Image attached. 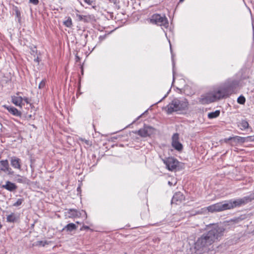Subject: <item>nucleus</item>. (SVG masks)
<instances>
[{
  "mask_svg": "<svg viewBox=\"0 0 254 254\" xmlns=\"http://www.w3.org/2000/svg\"><path fill=\"white\" fill-rule=\"evenodd\" d=\"M246 139L247 142L254 141V135L247 136L246 137Z\"/></svg>",
  "mask_w": 254,
  "mask_h": 254,
  "instance_id": "2f4dec72",
  "label": "nucleus"
},
{
  "mask_svg": "<svg viewBox=\"0 0 254 254\" xmlns=\"http://www.w3.org/2000/svg\"><path fill=\"white\" fill-rule=\"evenodd\" d=\"M185 0H179V3L183 2Z\"/></svg>",
  "mask_w": 254,
  "mask_h": 254,
  "instance_id": "c03bdc74",
  "label": "nucleus"
},
{
  "mask_svg": "<svg viewBox=\"0 0 254 254\" xmlns=\"http://www.w3.org/2000/svg\"><path fill=\"white\" fill-rule=\"evenodd\" d=\"M64 23L66 27H70L72 24L71 19L69 17L68 19L64 22Z\"/></svg>",
  "mask_w": 254,
  "mask_h": 254,
  "instance_id": "bb28decb",
  "label": "nucleus"
},
{
  "mask_svg": "<svg viewBox=\"0 0 254 254\" xmlns=\"http://www.w3.org/2000/svg\"><path fill=\"white\" fill-rule=\"evenodd\" d=\"M170 91V90L166 93V94L165 95V96L161 99L158 102H157V103H156L155 104H158V103H160L163 100H164L165 98L167 97V96H168V94H169V91Z\"/></svg>",
  "mask_w": 254,
  "mask_h": 254,
  "instance_id": "72a5a7b5",
  "label": "nucleus"
},
{
  "mask_svg": "<svg viewBox=\"0 0 254 254\" xmlns=\"http://www.w3.org/2000/svg\"><path fill=\"white\" fill-rule=\"evenodd\" d=\"M76 58L78 60H79V58L77 56H76Z\"/></svg>",
  "mask_w": 254,
  "mask_h": 254,
  "instance_id": "a18cd8bd",
  "label": "nucleus"
},
{
  "mask_svg": "<svg viewBox=\"0 0 254 254\" xmlns=\"http://www.w3.org/2000/svg\"><path fill=\"white\" fill-rule=\"evenodd\" d=\"M160 223H161V222H159V223H155V224H153V225H155V226H160Z\"/></svg>",
  "mask_w": 254,
  "mask_h": 254,
  "instance_id": "79ce46f5",
  "label": "nucleus"
},
{
  "mask_svg": "<svg viewBox=\"0 0 254 254\" xmlns=\"http://www.w3.org/2000/svg\"><path fill=\"white\" fill-rule=\"evenodd\" d=\"M219 92L217 88L212 92L203 94L199 97L198 101L201 104H207L222 99Z\"/></svg>",
  "mask_w": 254,
  "mask_h": 254,
  "instance_id": "20e7f679",
  "label": "nucleus"
},
{
  "mask_svg": "<svg viewBox=\"0 0 254 254\" xmlns=\"http://www.w3.org/2000/svg\"><path fill=\"white\" fill-rule=\"evenodd\" d=\"M240 87V80L235 78H229L222 83L217 88L222 99L236 93Z\"/></svg>",
  "mask_w": 254,
  "mask_h": 254,
  "instance_id": "7ed1b4c3",
  "label": "nucleus"
},
{
  "mask_svg": "<svg viewBox=\"0 0 254 254\" xmlns=\"http://www.w3.org/2000/svg\"><path fill=\"white\" fill-rule=\"evenodd\" d=\"M147 112V110H146L145 112H144V113H143V114H142L140 116H139L137 119H138L139 118H140L143 114H144L145 113H146Z\"/></svg>",
  "mask_w": 254,
  "mask_h": 254,
  "instance_id": "a19ab883",
  "label": "nucleus"
},
{
  "mask_svg": "<svg viewBox=\"0 0 254 254\" xmlns=\"http://www.w3.org/2000/svg\"><path fill=\"white\" fill-rule=\"evenodd\" d=\"M169 43H170V45H171L170 41H169ZM170 49H171V50H172L171 45H170Z\"/></svg>",
  "mask_w": 254,
  "mask_h": 254,
  "instance_id": "49530a36",
  "label": "nucleus"
},
{
  "mask_svg": "<svg viewBox=\"0 0 254 254\" xmlns=\"http://www.w3.org/2000/svg\"><path fill=\"white\" fill-rule=\"evenodd\" d=\"M237 102L241 105H244L246 102V98L243 95L240 96L237 99Z\"/></svg>",
  "mask_w": 254,
  "mask_h": 254,
  "instance_id": "393cba45",
  "label": "nucleus"
},
{
  "mask_svg": "<svg viewBox=\"0 0 254 254\" xmlns=\"http://www.w3.org/2000/svg\"><path fill=\"white\" fill-rule=\"evenodd\" d=\"M220 114L219 110H216L214 112H210L208 114V118L209 119H212L218 117Z\"/></svg>",
  "mask_w": 254,
  "mask_h": 254,
  "instance_id": "aec40b11",
  "label": "nucleus"
},
{
  "mask_svg": "<svg viewBox=\"0 0 254 254\" xmlns=\"http://www.w3.org/2000/svg\"><path fill=\"white\" fill-rule=\"evenodd\" d=\"M163 110L165 111L168 114H171L173 112H178L173 100L167 106L163 107Z\"/></svg>",
  "mask_w": 254,
  "mask_h": 254,
  "instance_id": "2eb2a0df",
  "label": "nucleus"
},
{
  "mask_svg": "<svg viewBox=\"0 0 254 254\" xmlns=\"http://www.w3.org/2000/svg\"><path fill=\"white\" fill-rule=\"evenodd\" d=\"M238 140L240 142H247V139H246V137L238 136Z\"/></svg>",
  "mask_w": 254,
  "mask_h": 254,
  "instance_id": "7c9ffc66",
  "label": "nucleus"
},
{
  "mask_svg": "<svg viewBox=\"0 0 254 254\" xmlns=\"http://www.w3.org/2000/svg\"><path fill=\"white\" fill-rule=\"evenodd\" d=\"M3 172L8 175H13L14 172L12 169L9 167L8 161L7 160H2L0 161V173Z\"/></svg>",
  "mask_w": 254,
  "mask_h": 254,
  "instance_id": "1a4fd4ad",
  "label": "nucleus"
},
{
  "mask_svg": "<svg viewBox=\"0 0 254 254\" xmlns=\"http://www.w3.org/2000/svg\"><path fill=\"white\" fill-rule=\"evenodd\" d=\"M240 128L241 130H245L249 127V124L246 120H242L240 123Z\"/></svg>",
  "mask_w": 254,
  "mask_h": 254,
  "instance_id": "4be33fe9",
  "label": "nucleus"
},
{
  "mask_svg": "<svg viewBox=\"0 0 254 254\" xmlns=\"http://www.w3.org/2000/svg\"><path fill=\"white\" fill-rule=\"evenodd\" d=\"M76 12H77L75 15L76 17L78 18V21H83L84 22L87 21V16L86 15H82L78 14L79 11L78 10H76Z\"/></svg>",
  "mask_w": 254,
  "mask_h": 254,
  "instance_id": "5701e85b",
  "label": "nucleus"
},
{
  "mask_svg": "<svg viewBox=\"0 0 254 254\" xmlns=\"http://www.w3.org/2000/svg\"><path fill=\"white\" fill-rule=\"evenodd\" d=\"M184 199L185 196L184 194L181 192H177L175 193L173 195L171 203L172 204L175 203L176 204H179Z\"/></svg>",
  "mask_w": 254,
  "mask_h": 254,
  "instance_id": "f8f14e48",
  "label": "nucleus"
},
{
  "mask_svg": "<svg viewBox=\"0 0 254 254\" xmlns=\"http://www.w3.org/2000/svg\"><path fill=\"white\" fill-rule=\"evenodd\" d=\"M1 188L9 191H13L17 189V187L14 183L7 181L5 185H3L1 186Z\"/></svg>",
  "mask_w": 254,
  "mask_h": 254,
  "instance_id": "dca6fc26",
  "label": "nucleus"
},
{
  "mask_svg": "<svg viewBox=\"0 0 254 254\" xmlns=\"http://www.w3.org/2000/svg\"><path fill=\"white\" fill-rule=\"evenodd\" d=\"M166 168L169 171H173L176 169L179 164V161L174 157H167L162 159Z\"/></svg>",
  "mask_w": 254,
  "mask_h": 254,
  "instance_id": "423d86ee",
  "label": "nucleus"
},
{
  "mask_svg": "<svg viewBox=\"0 0 254 254\" xmlns=\"http://www.w3.org/2000/svg\"><path fill=\"white\" fill-rule=\"evenodd\" d=\"M34 61L37 63H39V58L37 57L36 58H35L34 59Z\"/></svg>",
  "mask_w": 254,
  "mask_h": 254,
  "instance_id": "ea45409f",
  "label": "nucleus"
},
{
  "mask_svg": "<svg viewBox=\"0 0 254 254\" xmlns=\"http://www.w3.org/2000/svg\"><path fill=\"white\" fill-rule=\"evenodd\" d=\"M223 229L217 224H212L207 226V232L198 238L194 243V249L198 254L207 251L209 246L223 235Z\"/></svg>",
  "mask_w": 254,
  "mask_h": 254,
  "instance_id": "f257e3e1",
  "label": "nucleus"
},
{
  "mask_svg": "<svg viewBox=\"0 0 254 254\" xmlns=\"http://www.w3.org/2000/svg\"><path fill=\"white\" fill-rule=\"evenodd\" d=\"M15 179L17 182L24 184H28L29 181L26 177L19 175H16Z\"/></svg>",
  "mask_w": 254,
  "mask_h": 254,
  "instance_id": "6ab92c4d",
  "label": "nucleus"
},
{
  "mask_svg": "<svg viewBox=\"0 0 254 254\" xmlns=\"http://www.w3.org/2000/svg\"><path fill=\"white\" fill-rule=\"evenodd\" d=\"M29 2L34 5H37L39 3V0H29Z\"/></svg>",
  "mask_w": 254,
  "mask_h": 254,
  "instance_id": "473e14b6",
  "label": "nucleus"
},
{
  "mask_svg": "<svg viewBox=\"0 0 254 254\" xmlns=\"http://www.w3.org/2000/svg\"><path fill=\"white\" fill-rule=\"evenodd\" d=\"M168 183V185H169V186H173V185H175L176 184V182H175V183H174V184H173V183H172V182H171L169 181Z\"/></svg>",
  "mask_w": 254,
  "mask_h": 254,
  "instance_id": "4c0bfd02",
  "label": "nucleus"
},
{
  "mask_svg": "<svg viewBox=\"0 0 254 254\" xmlns=\"http://www.w3.org/2000/svg\"><path fill=\"white\" fill-rule=\"evenodd\" d=\"M13 10L15 12V14L16 18L18 19V21L20 22L21 19V13L18 8L16 6L14 7Z\"/></svg>",
  "mask_w": 254,
  "mask_h": 254,
  "instance_id": "b1692460",
  "label": "nucleus"
},
{
  "mask_svg": "<svg viewBox=\"0 0 254 254\" xmlns=\"http://www.w3.org/2000/svg\"><path fill=\"white\" fill-rule=\"evenodd\" d=\"M172 64H173V84L175 81V70H174V66H175V62L173 58H172Z\"/></svg>",
  "mask_w": 254,
  "mask_h": 254,
  "instance_id": "c756f323",
  "label": "nucleus"
},
{
  "mask_svg": "<svg viewBox=\"0 0 254 254\" xmlns=\"http://www.w3.org/2000/svg\"><path fill=\"white\" fill-rule=\"evenodd\" d=\"M150 21L151 23L163 26L165 28H167L169 26L168 20L165 15L154 14L151 16Z\"/></svg>",
  "mask_w": 254,
  "mask_h": 254,
  "instance_id": "39448f33",
  "label": "nucleus"
},
{
  "mask_svg": "<svg viewBox=\"0 0 254 254\" xmlns=\"http://www.w3.org/2000/svg\"><path fill=\"white\" fill-rule=\"evenodd\" d=\"M23 98L18 96H12L11 102L15 106L22 108V102Z\"/></svg>",
  "mask_w": 254,
  "mask_h": 254,
  "instance_id": "a211bd4d",
  "label": "nucleus"
},
{
  "mask_svg": "<svg viewBox=\"0 0 254 254\" xmlns=\"http://www.w3.org/2000/svg\"><path fill=\"white\" fill-rule=\"evenodd\" d=\"M10 164L11 166L19 170H21V160L15 156L10 158Z\"/></svg>",
  "mask_w": 254,
  "mask_h": 254,
  "instance_id": "ddd939ff",
  "label": "nucleus"
},
{
  "mask_svg": "<svg viewBox=\"0 0 254 254\" xmlns=\"http://www.w3.org/2000/svg\"><path fill=\"white\" fill-rule=\"evenodd\" d=\"M46 80L45 79H43L39 84L38 87L39 89L43 88L46 85Z\"/></svg>",
  "mask_w": 254,
  "mask_h": 254,
  "instance_id": "cd10ccee",
  "label": "nucleus"
},
{
  "mask_svg": "<svg viewBox=\"0 0 254 254\" xmlns=\"http://www.w3.org/2000/svg\"><path fill=\"white\" fill-rule=\"evenodd\" d=\"M81 140H82V141H84V142L86 144L89 145V141H88V140H86V139H81Z\"/></svg>",
  "mask_w": 254,
  "mask_h": 254,
  "instance_id": "e433bc0d",
  "label": "nucleus"
},
{
  "mask_svg": "<svg viewBox=\"0 0 254 254\" xmlns=\"http://www.w3.org/2000/svg\"><path fill=\"white\" fill-rule=\"evenodd\" d=\"M7 110L13 116L16 117H21V113L18 111L16 108L12 106H4Z\"/></svg>",
  "mask_w": 254,
  "mask_h": 254,
  "instance_id": "f3484780",
  "label": "nucleus"
},
{
  "mask_svg": "<svg viewBox=\"0 0 254 254\" xmlns=\"http://www.w3.org/2000/svg\"><path fill=\"white\" fill-rule=\"evenodd\" d=\"M89 229V227L88 226H83L81 228L80 230H85Z\"/></svg>",
  "mask_w": 254,
  "mask_h": 254,
  "instance_id": "c9c22d12",
  "label": "nucleus"
},
{
  "mask_svg": "<svg viewBox=\"0 0 254 254\" xmlns=\"http://www.w3.org/2000/svg\"><path fill=\"white\" fill-rule=\"evenodd\" d=\"M106 34L100 36L98 38L99 43H101L103 41H104L106 39Z\"/></svg>",
  "mask_w": 254,
  "mask_h": 254,
  "instance_id": "c85d7f7f",
  "label": "nucleus"
},
{
  "mask_svg": "<svg viewBox=\"0 0 254 254\" xmlns=\"http://www.w3.org/2000/svg\"><path fill=\"white\" fill-rule=\"evenodd\" d=\"M76 228V226L74 223H69L66 225L63 230H66L67 231H72L74 230H75Z\"/></svg>",
  "mask_w": 254,
  "mask_h": 254,
  "instance_id": "412c9836",
  "label": "nucleus"
},
{
  "mask_svg": "<svg viewBox=\"0 0 254 254\" xmlns=\"http://www.w3.org/2000/svg\"><path fill=\"white\" fill-rule=\"evenodd\" d=\"M153 131V128L149 126H144L143 128H140L138 131L134 132L141 137H145L149 136Z\"/></svg>",
  "mask_w": 254,
  "mask_h": 254,
  "instance_id": "9b49d317",
  "label": "nucleus"
},
{
  "mask_svg": "<svg viewBox=\"0 0 254 254\" xmlns=\"http://www.w3.org/2000/svg\"><path fill=\"white\" fill-rule=\"evenodd\" d=\"M78 1H79V2L80 3V4L81 5H83L81 0H78Z\"/></svg>",
  "mask_w": 254,
  "mask_h": 254,
  "instance_id": "37998d69",
  "label": "nucleus"
},
{
  "mask_svg": "<svg viewBox=\"0 0 254 254\" xmlns=\"http://www.w3.org/2000/svg\"><path fill=\"white\" fill-rule=\"evenodd\" d=\"M83 1L88 5H92L93 1L91 0H83Z\"/></svg>",
  "mask_w": 254,
  "mask_h": 254,
  "instance_id": "f704fd0d",
  "label": "nucleus"
},
{
  "mask_svg": "<svg viewBox=\"0 0 254 254\" xmlns=\"http://www.w3.org/2000/svg\"><path fill=\"white\" fill-rule=\"evenodd\" d=\"M20 218V214L18 213H11L6 217V221L9 223L18 222Z\"/></svg>",
  "mask_w": 254,
  "mask_h": 254,
  "instance_id": "4468645a",
  "label": "nucleus"
},
{
  "mask_svg": "<svg viewBox=\"0 0 254 254\" xmlns=\"http://www.w3.org/2000/svg\"><path fill=\"white\" fill-rule=\"evenodd\" d=\"M19 92H17V93H16L17 95H19Z\"/></svg>",
  "mask_w": 254,
  "mask_h": 254,
  "instance_id": "de8ad7c7",
  "label": "nucleus"
},
{
  "mask_svg": "<svg viewBox=\"0 0 254 254\" xmlns=\"http://www.w3.org/2000/svg\"><path fill=\"white\" fill-rule=\"evenodd\" d=\"M65 215L69 218H75V217H84L85 219L87 218V214L86 212L81 210L78 211L75 209H69L65 212Z\"/></svg>",
  "mask_w": 254,
  "mask_h": 254,
  "instance_id": "0eeeda50",
  "label": "nucleus"
},
{
  "mask_svg": "<svg viewBox=\"0 0 254 254\" xmlns=\"http://www.w3.org/2000/svg\"><path fill=\"white\" fill-rule=\"evenodd\" d=\"M173 101L176 107L177 111H184L187 109L189 103L186 99H180L175 98Z\"/></svg>",
  "mask_w": 254,
  "mask_h": 254,
  "instance_id": "6e6552de",
  "label": "nucleus"
},
{
  "mask_svg": "<svg viewBox=\"0 0 254 254\" xmlns=\"http://www.w3.org/2000/svg\"><path fill=\"white\" fill-rule=\"evenodd\" d=\"M24 199L23 198H19L17 201L13 204V206L17 207L21 205L23 203Z\"/></svg>",
  "mask_w": 254,
  "mask_h": 254,
  "instance_id": "a878e982",
  "label": "nucleus"
},
{
  "mask_svg": "<svg viewBox=\"0 0 254 254\" xmlns=\"http://www.w3.org/2000/svg\"><path fill=\"white\" fill-rule=\"evenodd\" d=\"M254 199V193H251L249 195L242 198L216 203L207 207L209 212H219L228 209H232L236 207H239L251 202Z\"/></svg>",
  "mask_w": 254,
  "mask_h": 254,
  "instance_id": "f03ea898",
  "label": "nucleus"
},
{
  "mask_svg": "<svg viewBox=\"0 0 254 254\" xmlns=\"http://www.w3.org/2000/svg\"><path fill=\"white\" fill-rule=\"evenodd\" d=\"M23 100H24L25 102H26L27 103H28L29 102H28V99L27 98H23Z\"/></svg>",
  "mask_w": 254,
  "mask_h": 254,
  "instance_id": "58836bf2",
  "label": "nucleus"
},
{
  "mask_svg": "<svg viewBox=\"0 0 254 254\" xmlns=\"http://www.w3.org/2000/svg\"><path fill=\"white\" fill-rule=\"evenodd\" d=\"M179 135L178 133H174L172 137V146L178 151H182L183 148L182 144L179 141Z\"/></svg>",
  "mask_w": 254,
  "mask_h": 254,
  "instance_id": "9d476101",
  "label": "nucleus"
}]
</instances>
